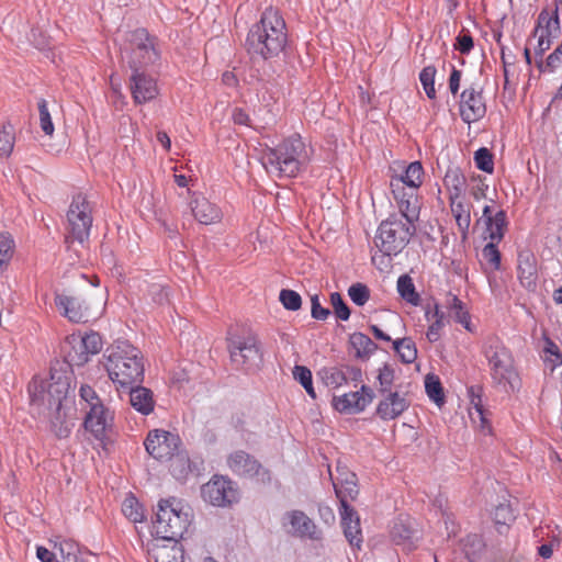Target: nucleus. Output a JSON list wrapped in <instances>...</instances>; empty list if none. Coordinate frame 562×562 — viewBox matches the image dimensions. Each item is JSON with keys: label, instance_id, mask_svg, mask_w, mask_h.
I'll use <instances>...</instances> for the list:
<instances>
[{"label": "nucleus", "instance_id": "69168bd1", "mask_svg": "<svg viewBox=\"0 0 562 562\" xmlns=\"http://www.w3.org/2000/svg\"><path fill=\"white\" fill-rule=\"evenodd\" d=\"M80 396L91 407L95 402H102L90 385H81Z\"/></svg>", "mask_w": 562, "mask_h": 562}, {"label": "nucleus", "instance_id": "680f3d73", "mask_svg": "<svg viewBox=\"0 0 562 562\" xmlns=\"http://www.w3.org/2000/svg\"><path fill=\"white\" fill-rule=\"evenodd\" d=\"M474 46L473 37L470 32L465 29H462L459 35L456 38L454 49L459 50L461 54L468 55Z\"/></svg>", "mask_w": 562, "mask_h": 562}, {"label": "nucleus", "instance_id": "4d7b16f0", "mask_svg": "<svg viewBox=\"0 0 562 562\" xmlns=\"http://www.w3.org/2000/svg\"><path fill=\"white\" fill-rule=\"evenodd\" d=\"M330 304L334 308V313L337 318H339L340 321L349 319L351 312L340 293L333 292L330 294Z\"/></svg>", "mask_w": 562, "mask_h": 562}, {"label": "nucleus", "instance_id": "79ce46f5", "mask_svg": "<svg viewBox=\"0 0 562 562\" xmlns=\"http://www.w3.org/2000/svg\"><path fill=\"white\" fill-rule=\"evenodd\" d=\"M122 512L133 522H140L145 518L143 507L134 496H128L124 499Z\"/></svg>", "mask_w": 562, "mask_h": 562}, {"label": "nucleus", "instance_id": "aec40b11", "mask_svg": "<svg viewBox=\"0 0 562 562\" xmlns=\"http://www.w3.org/2000/svg\"><path fill=\"white\" fill-rule=\"evenodd\" d=\"M337 476L331 477L336 496L340 502V508L350 510L352 507L348 502L349 499L353 501L359 493L357 476L355 473L340 468H337ZM330 476L333 475L330 474Z\"/></svg>", "mask_w": 562, "mask_h": 562}, {"label": "nucleus", "instance_id": "7c9ffc66", "mask_svg": "<svg viewBox=\"0 0 562 562\" xmlns=\"http://www.w3.org/2000/svg\"><path fill=\"white\" fill-rule=\"evenodd\" d=\"M443 184L449 193V199H462L467 179L459 167H449L443 178Z\"/></svg>", "mask_w": 562, "mask_h": 562}, {"label": "nucleus", "instance_id": "6e6552de", "mask_svg": "<svg viewBox=\"0 0 562 562\" xmlns=\"http://www.w3.org/2000/svg\"><path fill=\"white\" fill-rule=\"evenodd\" d=\"M157 44V37L151 36L146 29L139 27L131 31L123 47L130 68L148 67L158 61L160 53Z\"/></svg>", "mask_w": 562, "mask_h": 562}, {"label": "nucleus", "instance_id": "bb28decb", "mask_svg": "<svg viewBox=\"0 0 562 562\" xmlns=\"http://www.w3.org/2000/svg\"><path fill=\"white\" fill-rule=\"evenodd\" d=\"M65 362L67 367H81L89 361L90 355L83 349L79 336H70L66 339L64 346Z\"/></svg>", "mask_w": 562, "mask_h": 562}, {"label": "nucleus", "instance_id": "f8f14e48", "mask_svg": "<svg viewBox=\"0 0 562 562\" xmlns=\"http://www.w3.org/2000/svg\"><path fill=\"white\" fill-rule=\"evenodd\" d=\"M144 445L146 451L154 459L167 461L181 449L182 441L177 434L162 429H154L148 432Z\"/></svg>", "mask_w": 562, "mask_h": 562}, {"label": "nucleus", "instance_id": "bf43d9fd", "mask_svg": "<svg viewBox=\"0 0 562 562\" xmlns=\"http://www.w3.org/2000/svg\"><path fill=\"white\" fill-rule=\"evenodd\" d=\"M37 105L40 112L41 128L46 135L50 136L54 133V124L52 122L50 113L47 108V102L45 99H41Z\"/></svg>", "mask_w": 562, "mask_h": 562}, {"label": "nucleus", "instance_id": "0eeeda50", "mask_svg": "<svg viewBox=\"0 0 562 562\" xmlns=\"http://www.w3.org/2000/svg\"><path fill=\"white\" fill-rule=\"evenodd\" d=\"M415 222H407L397 214H391L379 225L374 237L375 247L385 256H396L415 234Z\"/></svg>", "mask_w": 562, "mask_h": 562}, {"label": "nucleus", "instance_id": "c03bdc74", "mask_svg": "<svg viewBox=\"0 0 562 562\" xmlns=\"http://www.w3.org/2000/svg\"><path fill=\"white\" fill-rule=\"evenodd\" d=\"M482 393H483V387L480 385H471L470 387H468V395L470 398L471 409L475 411L476 415L479 416V418L482 422V426H484L486 424L487 419H486L485 409L483 406Z\"/></svg>", "mask_w": 562, "mask_h": 562}, {"label": "nucleus", "instance_id": "09e8293b", "mask_svg": "<svg viewBox=\"0 0 562 562\" xmlns=\"http://www.w3.org/2000/svg\"><path fill=\"white\" fill-rule=\"evenodd\" d=\"M436 67L427 66L423 68L419 74V80L424 87V90L429 99L436 98V89H435V76H436Z\"/></svg>", "mask_w": 562, "mask_h": 562}, {"label": "nucleus", "instance_id": "a211bd4d", "mask_svg": "<svg viewBox=\"0 0 562 562\" xmlns=\"http://www.w3.org/2000/svg\"><path fill=\"white\" fill-rule=\"evenodd\" d=\"M113 415L102 402H95L87 412L83 426L95 439L103 440L106 430L112 427Z\"/></svg>", "mask_w": 562, "mask_h": 562}, {"label": "nucleus", "instance_id": "0e129e2a", "mask_svg": "<svg viewBox=\"0 0 562 562\" xmlns=\"http://www.w3.org/2000/svg\"><path fill=\"white\" fill-rule=\"evenodd\" d=\"M149 293L153 297V301L158 304H164L168 301V293L166 289L160 284L150 285Z\"/></svg>", "mask_w": 562, "mask_h": 562}, {"label": "nucleus", "instance_id": "5701e85b", "mask_svg": "<svg viewBox=\"0 0 562 562\" xmlns=\"http://www.w3.org/2000/svg\"><path fill=\"white\" fill-rule=\"evenodd\" d=\"M285 518L292 527V533L300 538L318 540L321 537L314 521L302 510H291L285 514Z\"/></svg>", "mask_w": 562, "mask_h": 562}, {"label": "nucleus", "instance_id": "1a4fd4ad", "mask_svg": "<svg viewBox=\"0 0 562 562\" xmlns=\"http://www.w3.org/2000/svg\"><path fill=\"white\" fill-rule=\"evenodd\" d=\"M92 209L90 202L83 194L72 198L67 212V234L65 241L68 246L74 243L83 244L89 239L92 227Z\"/></svg>", "mask_w": 562, "mask_h": 562}, {"label": "nucleus", "instance_id": "ddd939ff", "mask_svg": "<svg viewBox=\"0 0 562 562\" xmlns=\"http://www.w3.org/2000/svg\"><path fill=\"white\" fill-rule=\"evenodd\" d=\"M226 464L229 470L240 477H257L261 482H270V472L259 460L245 450H235L228 454Z\"/></svg>", "mask_w": 562, "mask_h": 562}, {"label": "nucleus", "instance_id": "58836bf2", "mask_svg": "<svg viewBox=\"0 0 562 562\" xmlns=\"http://www.w3.org/2000/svg\"><path fill=\"white\" fill-rule=\"evenodd\" d=\"M452 215L457 222L458 227L465 233L471 223L470 209L462 202L461 199H449Z\"/></svg>", "mask_w": 562, "mask_h": 562}, {"label": "nucleus", "instance_id": "7ed1b4c3", "mask_svg": "<svg viewBox=\"0 0 562 562\" xmlns=\"http://www.w3.org/2000/svg\"><path fill=\"white\" fill-rule=\"evenodd\" d=\"M308 160L306 146L301 136L295 134L276 147L262 150V166L273 177L293 178Z\"/></svg>", "mask_w": 562, "mask_h": 562}, {"label": "nucleus", "instance_id": "f3484780", "mask_svg": "<svg viewBox=\"0 0 562 562\" xmlns=\"http://www.w3.org/2000/svg\"><path fill=\"white\" fill-rule=\"evenodd\" d=\"M375 414L382 420H393L400 417L411 406V401L407 398L406 392L394 390L385 394H381Z\"/></svg>", "mask_w": 562, "mask_h": 562}, {"label": "nucleus", "instance_id": "4be33fe9", "mask_svg": "<svg viewBox=\"0 0 562 562\" xmlns=\"http://www.w3.org/2000/svg\"><path fill=\"white\" fill-rule=\"evenodd\" d=\"M558 0H554V9L550 11L548 8H543L538 15L537 24L532 31V36L544 35L550 40L558 38L561 33L559 13H558Z\"/></svg>", "mask_w": 562, "mask_h": 562}, {"label": "nucleus", "instance_id": "412c9836", "mask_svg": "<svg viewBox=\"0 0 562 562\" xmlns=\"http://www.w3.org/2000/svg\"><path fill=\"white\" fill-rule=\"evenodd\" d=\"M518 279L520 284L528 291H535L538 280L537 258L529 249L518 252L517 259Z\"/></svg>", "mask_w": 562, "mask_h": 562}, {"label": "nucleus", "instance_id": "ea45409f", "mask_svg": "<svg viewBox=\"0 0 562 562\" xmlns=\"http://www.w3.org/2000/svg\"><path fill=\"white\" fill-rule=\"evenodd\" d=\"M397 291L403 300L407 303L418 306L420 305V296L416 292L414 282L408 274H403L397 280Z\"/></svg>", "mask_w": 562, "mask_h": 562}, {"label": "nucleus", "instance_id": "3c124183", "mask_svg": "<svg viewBox=\"0 0 562 562\" xmlns=\"http://www.w3.org/2000/svg\"><path fill=\"white\" fill-rule=\"evenodd\" d=\"M474 161L480 170L487 173L494 171L493 154L486 147H481L474 153Z\"/></svg>", "mask_w": 562, "mask_h": 562}, {"label": "nucleus", "instance_id": "052dcab7", "mask_svg": "<svg viewBox=\"0 0 562 562\" xmlns=\"http://www.w3.org/2000/svg\"><path fill=\"white\" fill-rule=\"evenodd\" d=\"M79 339L90 356L99 353L102 349V339L98 333L92 331L83 337L79 336Z\"/></svg>", "mask_w": 562, "mask_h": 562}, {"label": "nucleus", "instance_id": "a19ab883", "mask_svg": "<svg viewBox=\"0 0 562 562\" xmlns=\"http://www.w3.org/2000/svg\"><path fill=\"white\" fill-rule=\"evenodd\" d=\"M425 390L428 397L438 406L445 403L443 387L439 378L435 374H427L425 378Z\"/></svg>", "mask_w": 562, "mask_h": 562}, {"label": "nucleus", "instance_id": "2eb2a0df", "mask_svg": "<svg viewBox=\"0 0 562 562\" xmlns=\"http://www.w3.org/2000/svg\"><path fill=\"white\" fill-rule=\"evenodd\" d=\"M146 67H132L130 91L135 104H144L154 100L158 93L156 79L144 71Z\"/></svg>", "mask_w": 562, "mask_h": 562}, {"label": "nucleus", "instance_id": "603ef678", "mask_svg": "<svg viewBox=\"0 0 562 562\" xmlns=\"http://www.w3.org/2000/svg\"><path fill=\"white\" fill-rule=\"evenodd\" d=\"M14 146V132L12 125H3L0 128V155L9 156Z\"/></svg>", "mask_w": 562, "mask_h": 562}, {"label": "nucleus", "instance_id": "a18cd8bd", "mask_svg": "<svg viewBox=\"0 0 562 562\" xmlns=\"http://www.w3.org/2000/svg\"><path fill=\"white\" fill-rule=\"evenodd\" d=\"M376 379L379 382L378 392L380 395L393 392L392 386L395 379V371L392 366L385 363L382 368H380Z\"/></svg>", "mask_w": 562, "mask_h": 562}, {"label": "nucleus", "instance_id": "9b49d317", "mask_svg": "<svg viewBox=\"0 0 562 562\" xmlns=\"http://www.w3.org/2000/svg\"><path fill=\"white\" fill-rule=\"evenodd\" d=\"M204 501L218 507H226L238 501V490L236 483L231 479L214 475L201 488Z\"/></svg>", "mask_w": 562, "mask_h": 562}, {"label": "nucleus", "instance_id": "e2e57ef3", "mask_svg": "<svg viewBox=\"0 0 562 562\" xmlns=\"http://www.w3.org/2000/svg\"><path fill=\"white\" fill-rule=\"evenodd\" d=\"M330 315V311L322 306L318 295L311 296V316L314 319L325 321Z\"/></svg>", "mask_w": 562, "mask_h": 562}, {"label": "nucleus", "instance_id": "cd10ccee", "mask_svg": "<svg viewBox=\"0 0 562 562\" xmlns=\"http://www.w3.org/2000/svg\"><path fill=\"white\" fill-rule=\"evenodd\" d=\"M130 390V403L134 409L143 415H148L154 411L155 401L151 390L135 384Z\"/></svg>", "mask_w": 562, "mask_h": 562}, {"label": "nucleus", "instance_id": "13d9d810", "mask_svg": "<svg viewBox=\"0 0 562 562\" xmlns=\"http://www.w3.org/2000/svg\"><path fill=\"white\" fill-rule=\"evenodd\" d=\"M449 307L454 311V318L457 323L463 325L467 329H470V314L464 310L463 303L458 296L453 295Z\"/></svg>", "mask_w": 562, "mask_h": 562}, {"label": "nucleus", "instance_id": "6ab92c4d", "mask_svg": "<svg viewBox=\"0 0 562 562\" xmlns=\"http://www.w3.org/2000/svg\"><path fill=\"white\" fill-rule=\"evenodd\" d=\"M55 303L60 313L72 323H87L90 318L89 304L80 295L58 294Z\"/></svg>", "mask_w": 562, "mask_h": 562}, {"label": "nucleus", "instance_id": "5fc2aeb1", "mask_svg": "<svg viewBox=\"0 0 562 562\" xmlns=\"http://www.w3.org/2000/svg\"><path fill=\"white\" fill-rule=\"evenodd\" d=\"M279 300L284 306V308L289 311H297L302 306L301 295L293 290H281L279 294Z\"/></svg>", "mask_w": 562, "mask_h": 562}, {"label": "nucleus", "instance_id": "c85d7f7f", "mask_svg": "<svg viewBox=\"0 0 562 562\" xmlns=\"http://www.w3.org/2000/svg\"><path fill=\"white\" fill-rule=\"evenodd\" d=\"M192 214L201 224L209 225L221 220V210L205 198H196L192 201Z\"/></svg>", "mask_w": 562, "mask_h": 562}, {"label": "nucleus", "instance_id": "e433bc0d", "mask_svg": "<svg viewBox=\"0 0 562 562\" xmlns=\"http://www.w3.org/2000/svg\"><path fill=\"white\" fill-rule=\"evenodd\" d=\"M393 349L403 363H413L417 358V348L411 337L393 340Z\"/></svg>", "mask_w": 562, "mask_h": 562}, {"label": "nucleus", "instance_id": "b1692460", "mask_svg": "<svg viewBox=\"0 0 562 562\" xmlns=\"http://www.w3.org/2000/svg\"><path fill=\"white\" fill-rule=\"evenodd\" d=\"M167 461L170 462L169 471L177 481L184 482L189 475L199 472L198 464L190 459L189 453L183 449H179Z\"/></svg>", "mask_w": 562, "mask_h": 562}, {"label": "nucleus", "instance_id": "2f4dec72", "mask_svg": "<svg viewBox=\"0 0 562 562\" xmlns=\"http://www.w3.org/2000/svg\"><path fill=\"white\" fill-rule=\"evenodd\" d=\"M494 524L499 535L505 536L510 529V525L515 521L516 516L509 503L498 504L493 514Z\"/></svg>", "mask_w": 562, "mask_h": 562}, {"label": "nucleus", "instance_id": "338daca9", "mask_svg": "<svg viewBox=\"0 0 562 562\" xmlns=\"http://www.w3.org/2000/svg\"><path fill=\"white\" fill-rule=\"evenodd\" d=\"M537 46L535 47V56L542 57L543 54L551 47L552 40L548 38L544 35H537Z\"/></svg>", "mask_w": 562, "mask_h": 562}, {"label": "nucleus", "instance_id": "473e14b6", "mask_svg": "<svg viewBox=\"0 0 562 562\" xmlns=\"http://www.w3.org/2000/svg\"><path fill=\"white\" fill-rule=\"evenodd\" d=\"M460 548L467 562H475L481 557L485 543L480 535L470 533L461 539Z\"/></svg>", "mask_w": 562, "mask_h": 562}, {"label": "nucleus", "instance_id": "4c0bfd02", "mask_svg": "<svg viewBox=\"0 0 562 562\" xmlns=\"http://www.w3.org/2000/svg\"><path fill=\"white\" fill-rule=\"evenodd\" d=\"M507 227L506 212L498 211L493 218H490L486 223V231L491 241H501L504 237L505 229Z\"/></svg>", "mask_w": 562, "mask_h": 562}, {"label": "nucleus", "instance_id": "72a5a7b5", "mask_svg": "<svg viewBox=\"0 0 562 562\" xmlns=\"http://www.w3.org/2000/svg\"><path fill=\"white\" fill-rule=\"evenodd\" d=\"M349 342L356 351V357L359 359H368L378 349V345L363 333L351 334Z\"/></svg>", "mask_w": 562, "mask_h": 562}, {"label": "nucleus", "instance_id": "dca6fc26", "mask_svg": "<svg viewBox=\"0 0 562 562\" xmlns=\"http://www.w3.org/2000/svg\"><path fill=\"white\" fill-rule=\"evenodd\" d=\"M482 92V88H475L474 86L465 88L462 91L459 111L463 122H476L486 114V104Z\"/></svg>", "mask_w": 562, "mask_h": 562}, {"label": "nucleus", "instance_id": "774afa93", "mask_svg": "<svg viewBox=\"0 0 562 562\" xmlns=\"http://www.w3.org/2000/svg\"><path fill=\"white\" fill-rule=\"evenodd\" d=\"M443 325L445 324L441 321L431 322L426 333V337L430 342H435L440 338V329L443 327Z\"/></svg>", "mask_w": 562, "mask_h": 562}, {"label": "nucleus", "instance_id": "c756f323", "mask_svg": "<svg viewBox=\"0 0 562 562\" xmlns=\"http://www.w3.org/2000/svg\"><path fill=\"white\" fill-rule=\"evenodd\" d=\"M165 542L154 546L155 562H184V549L179 540Z\"/></svg>", "mask_w": 562, "mask_h": 562}, {"label": "nucleus", "instance_id": "393cba45", "mask_svg": "<svg viewBox=\"0 0 562 562\" xmlns=\"http://www.w3.org/2000/svg\"><path fill=\"white\" fill-rule=\"evenodd\" d=\"M370 404V398L361 395L359 391L346 393L333 398V405L336 411L346 414L362 412Z\"/></svg>", "mask_w": 562, "mask_h": 562}, {"label": "nucleus", "instance_id": "49530a36", "mask_svg": "<svg viewBox=\"0 0 562 562\" xmlns=\"http://www.w3.org/2000/svg\"><path fill=\"white\" fill-rule=\"evenodd\" d=\"M562 65V41L561 44L547 57L546 60H537L536 67L540 72H553Z\"/></svg>", "mask_w": 562, "mask_h": 562}, {"label": "nucleus", "instance_id": "423d86ee", "mask_svg": "<svg viewBox=\"0 0 562 562\" xmlns=\"http://www.w3.org/2000/svg\"><path fill=\"white\" fill-rule=\"evenodd\" d=\"M189 524V515L183 512L180 501L176 497L159 501L153 521V530L157 539L162 541L179 540Z\"/></svg>", "mask_w": 562, "mask_h": 562}, {"label": "nucleus", "instance_id": "864d4df0", "mask_svg": "<svg viewBox=\"0 0 562 562\" xmlns=\"http://www.w3.org/2000/svg\"><path fill=\"white\" fill-rule=\"evenodd\" d=\"M348 295L356 305L363 306L370 299V290L366 284L358 282L348 289Z\"/></svg>", "mask_w": 562, "mask_h": 562}, {"label": "nucleus", "instance_id": "6e6d98bb", "mask_svg": "<svg viewBox=\"0 0 562 562\" xmlns=\"http://www.w3.org/2000/svg\"><path fill=\"white\" fill-rule=\"evenodd\" d=\"M496 241H490L482 250V257L486 263L491 266L493 270L501 269V252L495 244Z\"/></svg>", "mask_w": 562, "mask_h": 562}, {"label": "nucleus", "instance_id": "9d476101", "mask_svg": "<svg viewBox=\"0 0 562 562\" xmlns=\"http://www.w3.org/2000/svg\"><path fill=\"white\" fill-rule=\"evenodd\" d=\"M227 349L236 368L246 372L259 369L262 363V352L258 338L251 334L232 335L227 338Z\"/></svg>", "mask_w": 562, "mask_h": 562}, {"label": "nucleus", "instance_id": "39448f33", "mask_svg": "<svg viewBox=\"0 0 562 562\" xmlns=\"http://www.w3.org/2000/svg\"><path fill=\"white\" fill-rule=\"evenodd\" d=\"M69 390V373L56 368L50 369L48 382H42L38 386L35 382L29 385L31 402L47 404L48 408L52 411L53 426H56L57 423L63 424V402L66 401Z\"/></svg>", "mask_w": 562, "mask_h": 562}, {"label": "nucleus", "instance_id": "8fccbe9b", "mask_svg": "<svg viewBox=\"0 0 562 562\" xmlns=\"http://www.w3.org/2000/svg\"><path fill=\"white\" fill-rule=\"evenodd\" d=\"M392 539L397 543H405L406 541H411L414 537V530L409 525L405 524L403 520H396L391 530Z\"/></svg>", "mask_w": 562, "mask_h": 562}, {"label": "nucleus", "instance_id": "f704fd0d", "mask_svg": "<svg viewBox=\"0 0 562 562\" xmlns=\"http://www.w3.org/2000/svg\"><path fill=\"white\" fill-rule=\"evenodd\" d=\"M424 168L419 161L411 162L403 175L393 176L391 180H402L403 187L419 188L423 182Z\"/></svg>", "mask_w": 562, "mask_h": 562}, {"label": "nucleus", "instance_id": "37998d69", "mask_svg": "<svg viewBox=\"0 0 562 562\" xmlns=\"http://www.w3.org/2000/svg\"><path fill=\"white\" fill-rule=\"evenodd\" d=\"M293 378L297 381L306 391V393L312 397L316 398V393L313 386L312 372L305 366H294L293 368Z\"/></svg>", "mask_w": 562, "mask_h": 562}, {"label": "nucleus", "instance_id": "4468645a", "mask_svg": "<svg viewBox=\"0 0 562 562\" xmlns=\"http://www.w3.org/2000/svg\"><path fill=\"white\" fill-rule=\"evenodd\" d=\"M402 180H390V188L397 203L400 214L407 222H416L420 205L417 196L418 188L403 187Z\"/></svg>", "mask_w": 562, "mask_h": 562}, {"label": "nucleus", "instance_id": "de8ad7c7", "mask_svg": "<svg viewBox=\"0 0 562 562\" xmlns=\"http://www.w3.org/2000/svg\"><path fill=\"white\" fill-rule=\"evenodd\" d=\"M14 241L9 235H0V274L7 269L12 255Z\"/></svg>", "mask_w": 562, "mask_h": 562}, {"label": "nucleus", "instance_id": "c9c22d12", "mask_svg": "<svg viewBox=\"0 0 562 562\" xmlns=\"http://www.w3.org/2000/svg\"><path fill=\"white\" fill-rule=\"evenodd\" d=\"M317 375L327 387L337 389L348 381L347 372L338 367H324Z\"/></svg>", "mask_w": 562, "mask_h": 562}, {"label": "nucleus", "instance_id": "f257e3e1", "mask_svg": "<svg viewBox=\"0 0 562 562\" xmlns=\"http://www.w3.org/2000/svg\"><path fill=\"white\" fill-rule=\"evenodd\" d=\"M288 45V32L284 19L278 10L267 8L246 38L247 52L263 59L278 57Z\"/></svg>", "mask_w": 562, "mask_h": 562}, {"label": "nucleus", "instance_id": "20e7f679", "mask_svg": "<svg viewBox=\"0 0 562 562\" xmlns=\"http://www.w3.org/2000/svg\"><path fill=\"white\" fill-rule=\"evenodd\" d=\"M494 386L512 393L519 389L520 379L510 350L495 336L487 337L482 346Z\"/></svg>", "mask_w": 562, "mask_h": 562}, {"label": "nucleus", "instance_id": "f03ea898", "mask_svg": "<svg viewBox=\"0 0 562 562\" xmlns=\"http://www.w3.org/2000/svg\"><path fill=\"white\" fill-rule=\"evenodd\" d=\"M106 356L105 369L117 387L127 389L144 380V358L127 340L116 341Z\"/></svg>", "mask_w": 562, "mask_h": 562}, {"label": "nucleus", "instance_id": "a878e982", "mask_svg": "<svg viewBox=\"0 0 562 562\" xmlns=\"http://www.w3.org/2000/svg\"><path fill=\"white\" fill-rule=\"evenodd\" d=\"M339 510L341 516V526L346 539L351 546L360 548L362 542V535L360 528V518L357 512L353 508H350V510L340 508Z\"/></svg>", "mask_w": 562, "mask_h": 562}]
</instances>
